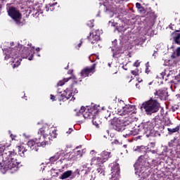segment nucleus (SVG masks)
Listing matches in <instances>:
<instances>
[{
    "label": "nucleus",
    "instance_id": "nucleus-1",
    "mask_svg": "<svg viewBox=\"0 0 180 180\" xmlns=\"http://www.w3.org/2000/svg\"><path fill=\"white\" fill-rule=\"evenodd\" d=\"M20 162L18 160V154L4 148L1 155H0V171L5 174L6 171H10L11 174H14L19 169Z\"/></svg>",
    "mask_w": 180,
    "mask_h": 180
},
{
    "label": "nucleus",
    "instance_id": "nucleus-2",
    "mask_svg": "<svg viewBox=\"0 0 180 180\" xmlns=\"http://www.w3.org/2000/svg\"><path fill=\"white\" fill-rule=\"evenodd\" d=\"M32 49L34 50V47L32 48V44H28V47H24L22 50V46L19 45L18 46H15L11 53V65L13 68H18L20 65V62L22 59L19 57H22V58H28L30 61L33 60V57H34V53H32Z\"/></svg>",
    "mask_w": 180,
    "mask_h": 180
},
{
    "label": "nucleus",
    "instance_id": "nucleus-3",
    "mask_svg": "<svg viewBox=\"0 0 180 180\" xmlns=\"http://www.w3.org/2000/svg\"><path fill=\"white\" fill-rule=\"evenodd\" d=\"M79 113L83 115L84 119H92V123L96 127H99V124H102V119L99 117V110L96 106L90 107L87 109L82 106L79 110Z\"/></svg>",
    "mask_w": 180,
    "mask_h": 180
},
{
    "label": "nucleus",
    "instance_id": "nucleus-4",
    "mask_svg": "<svg viewBox=\"0 0 180 180\" xmlns=\"http://www.w3.org/2000/svg\"><path fill=\"white\" fill-rule=\"evenodd\" d=\"M134 151L138 153L139 154H142L138 158V163L139 165H143V167H150L148 160H151V161H153L152 150H147V147L140 146L135 147L134 148Z\"/></svg>",
    "mask_w": 180,
    "mask_h": 180
},
{
    "label": "nucleus",
    "instance_id": "nucleus-5",
    "mask_svg": "<svg viewBox=\"0 0 180 180\" xmlns=\"http://www.w3.org/2000/svg\"><path fill=\"white\" fill-rule=\"evenodd\" d=\"M75 85H78V81L77 80V78L74 77L72 84L70 87L67 88L63 94L60 96H56L58 101H59V102H65V101H68V99L71 98L70 101H74L75 97L72 95L73 92L74 94H78V90L75 88Z\"/></svg>",
    "mask_w": 180,
    "mask_h": 180
},
{
    "label": "nucleus",
    "instance_id": "nucleus-6",
    "mask_svg": "<svg viewBox=\"0 0 180 180\" xmlns=\"http://www.w3.org/2000/svg\"><path fill=\"white\" fill-rule=\"evenodd\" d=\"M143 109L146 115H153V113H157L160 110L161 105L157 100H150L143 105Z\"/></svg>",
    "mask_w": 180,
    "mask_h": 180
},
{
    "label": "nucleus",
    "instance_id": "nucleus-7",
    "mask_svg": "<svg viewBox=\"0 0 180 180\" xmlns=\"http://www.w3.org/2000/svg\"><path fill=\"white\" fill-rule=\"evenodd\" d=\"M47 144H49V141H41V137L40 136L35 138V141L31 139L27 142L28 147L34 151H39V147H46Z\"/></svg>",
    "mask_w": 180,
    "mask_h": 180
},
{
    "label": "nucleus",
    "instance_id": "nucleus-8",
    "mask_svg": "<svg viewBox=\"0 0 180 180\" xmlns=\"http://www.w3.org/2000/svg\"><path fill=\"white\" fill-rule=\"evenodd\" d=\"M123 123V120L121 118L114 117L110 121V128L115 131H123L127 129L124 127L125 125Z\"/></svg>",
    "mask_w": 180,
    "mask_h": 180
},
{
    "label": "nucleus",
    "instance_id": "nucleus-9",
    "mask_svg": "<svg viewBox=\"0 0 180 180\" xmlns=\"http://www.w3.org/2000/svg\"><path fill=\"white\" fill-rule=\"evenodd\" d=\"M8 15L12 18L17 25H20V19H22V13L16 8L11 6L8 10Z\"/></svg>",
    "mask_w": 180,
    "mask_h": 180
},
{
    "label": "nucleus",
    "instance_id": "nucleus-10",
    "mask_svg": "<svg viewBox=\"0 0 180 180\" xmlns=\"http://www.w3.org/2000/svg\"><path fill=\"white\" fill-rule=\"evenodd\" d=\"M96 68V63H94L91 67H86L81 70L80 75L82 78H86L89 75H92L95 72Z\"/></svg>",
    "mask_w": 180,
    "mask_h": 180
},
{
    "label": "nucleus",
    "instance_id": "nucleus-11",
    "mask_svg": "<svg viewBox=\"0 0 180 180\" xmlns=\"http://www.w3.org/2000/svg\"><path fill=\"white\" fill-rule=\"evenodd\" d=\"M101 30H96L94 32H90L89 36H87L86 39L91 43V44H95L96 41L101 40Z\"/></svg>",
    "mask_w": 180,
    "mask_h": 180
},
{
    "label": "nucleus",
    "instance_id": "nucleus-12",
    "mask_svg": "<svg viewBox=\"0 0 180 180\" xmlns=\"http://www.w3.org/2000/svg\"><path fill=\"white\" fill-rule=\"evenodd\" d=\"M149 165H150L149 167L139 165L141 167V169H139V176H141L143 178V179H146V178H148V176H150L149 169L153 167V164L149 162Z\"/></svg>",
    "mask_w": 180,
    "mask_h": 180
},
{
    "label": "nucleus",
    "instance_id": "nucleus-13",
    "mask_svg": "<svg viewBox=\"0 0 180 180\" xmlns=\"http://www.w3.org/2000/svg\"><path fill=\"white\" fill-rule=\"evenodd\" d=\"M49 133L50 128H49V127H42L38 131V134H40V136H38L37 137H41V141H47L46 137H49Z\"/></svg>",
    "mask_w": 180,
    "mask_h": 180
},
{
    "label": "nucleus",
    "instance_id": "nucleus-14",
    "mask_svg": "<svg viewBox=\"0 0 180 180\" xmlns=\"http://www.w3.org/2000/svg\"><path fill=\"white\" fill-rule=\"evenodd\" d=\"M154 95L157 98H159L161 101H165V99L168 98V91L164 89H160L158 91H156L154 93Z\"/></svg>",
    "mask_w": 180,
    "mask_h": 180
},
{
    "label": "nucleus",
    "instance_id": "nucleus-15",
    "mask_svg": "<svg viewBox=\"0 0 180 180\" xmlns=\"http://www.w3.org/2000/svg\"><path fill=\"white\" fill-rule=\"evenodd\" d=\"M112 171V178H115V176L117 178L120 175V167L119 164H115L111 168Z\"/></svg>",
    "mask_w": 180,
    "mask_h": 180
},
{
    "label": "nucleus",
    "instance_id": "nucleus-16",
    "mask_svg": "<svg viewBox=\"0 0 180 180\" xmlns=\"http://www.w3.org/2000/svg\"><path fill=\"white\" fill-rule=\"evenodd\" d=\"M104 162L103 160L101 159V156L100 157H94L91 159V165H98V167H102V165H103Z\"/></svg>",
    "mask_w": 180,
    "mask_h": 180
},
{
    "label": "nucleus",
    "instance_id": "nucleus-17",
    "mask_svg": "<svg viewBox=\"0 0 180 180\" xmlns=\"http://www.w3.org/2000/svg\"><path fill=\"white\" fill-rule=\"evenodd\" d=\"M60 8V4L58 3L55 2L53 4H49L46 6L45 9L46 12H49L50 11L51 12H53V11H57Z\"/></svg>",
    "mask_w": 180,
    "mask_h": 180
},
{
    "label": "nucleus",
    "instance_id": "nucleus-18",
    "mask_svg": "<svg viewBox=\"0 0 180 180\" xmlns=\"http://www.w3.org/2000/svg\"><path fill=\"white\" fill-rule=\"evenodd\" d=\"M100 158L103 160V162H106L109 158H112V153L109 151L104 150L101 153Z\"/></svg>",
    "mask_w": 180,
    "mask_h": 180
},
{
    "label": "nucleus",
    "instance_id": "nucleus-19",
    "mask_svg": "<svg viewBox=\"0 0 180 180\" xmlns=\"http://www.w3.org/2000/svg\"><path fill=\"white\" fill-rule=\"evenodd\" d=\"M161 123H162V121L161 120V118H160V116L158 115L155 116V118L152 120L153 129L155 127H156V129H160V127H161Z\"/></svg>",
    "mask_w": 180,
    "mask_h": 180
},
{
    "label": "nucleus",
    "instance_id": "nucleus-20",
    "mask_svg": "<svg viewBox=\"0 0 180 180\" xmlns=\"http://www.w3.org/2000/svg\"><path fill=\"white\" fill-rule=\"evenodd\" d=\"M142 127L144 131H150V130H153V129H154L153 122L150 121L143 123L142 124Z\"/></svg>",
    "mask_w": 180,
    "mask_h": 180
},
{
    "label": "nucleus",
    "instance_id": "nucleus-21",
    "mask_svg": "<svg viewBox=\"0 0 180 180\" xmlns=\"http://www.w3.org/2000/svg\"><path fill=\"white\" fill-rule=\"evenodd\" d=\"M18 150L20 157H25L26 154H27V149L23 146H18Z\"/></svg>",
    "mask_w": 180,
    "mask_h": 180
},
{
    "label": "nucleus",
    "instance_id": "nucleus-22",
    "mask_svg": "<svg viewBox=\"0 0 180 180\" xmlns=\"http://www.w3.org/2000/svg\"><path fill=\"white\" fill-rule=\"evenodd\" d=\"M124 112H127L128 115H133L136 112V106L129 105L124 108Z\"/></svg>",
    "mask_w": 180,
    "mask_h": 180
},
{
    "label": "nucleus",
    "instance_id": "nucleus-23",
    "mask_svg": "<svg viewBox=\"0 0 180 180\" xmlns=\"http://www.w3.org/2000/svg\"><path fill=\"white\" fill-rule=\"evenodd\" d=\"M176 32H179V30H176V32L173 33V40L176 44L180 46V33H176Z\"/></svg>",
    "mask_w": 180,
    "mask_h": 180
},
{
    "label": "nucleus",
    "instance_id": "nucleus-24",
    "mask_svg": "<svg viewBox=\"0 0 180 180\" xmlns=\"http://www.w3.org/2000/svg\"><path fill=\"white\" fill-rule=\"evenodd\" d=\"M29 15H31V16H39V10L34 8V7L32 6L30 7L29 9Z\"/></svg>",
    "mask_w": 180,
    "mask_h": 180
},
{
    "label": "nucleus",
    "instance_id": "nucleus-25",
    "mask_svg": "<svg viewBox=\"0 0 180 180\" xmlns=\"http://www.w3.org/2000/svg\"><path fill=\"white\" fill-rule=\"evenodd\" d=\"M71 175H72V170H68L64 172L59 178L60 179H67L68 178H70Z\"/></svg>",
    "mask_w": 180,
    "mask_h": 180
},
{
    "label": "nucleus",
    "instance_id": "nucleus-26",
    "mask_svg": "<svg viewBox=\"0 0 180 180\" xmlns=\"http://www.w3.org/2000/svg\"><path fill=\"white\" fill-rule=\"evenodd\" d=\"M60 157H61V153H57L55 155L49 158V161L51 164H53L56 162L58 160H60Z\"/></svg>",
    "mask_w": 180,
    "mask_h": 180
},
{
    "label": "nucleus",
    "instance_id": "nucleus-27",
    "mask_svg": "<svg viewBox=\"0 0 180 180\" xmlns=\"http://www.w3.org/2000/svg\"><path fill=\"white\" fill-rule=\"evenodd\" d=\"M136 8L138 9L139 13H146V8H144V6H141V4L136 3Z\"/></svg>",
    "mask_w": 180,
    "mask_h": 180
},
{
    "label": "nucleus",
    "instance_id": "nucleus-28",
    "mask_svg": "<svg viewBox=\"0 0 180 180\" xmlns=\"http://www.w3.org/2000/svg\"><path fill=\"white\" fill-rule=\"evenodd\" d=\"M49 140H53V139H57V131L56 129L53 130L51 132L49 131Z\"/></svg>",
    "mask_w": 180,
    "mask_h": 180
},
{
    "label": "nucleus",
    "instance_id": "nucleus-29",
    "mask_svg": "<svg viewBox=\"0 0 180 180\" xmlns=\"http://www.w3.org/2000/svg\"><path fill=\"white\" fill-rule=\"evenodd\" d=\"M70 79H71V77H68V78H65L63 79V80H60L58 82L57 85L58 86H63V85H64V84H65V82H68V81H70Z\"/></svg>",
    "mask_w": 180,
    "mask_h": 180
},
{
    "label": "nucleus",
    "instance_id": "nucleus-30",
    "mask_svg": "<svg viewBox=\"0 0 180 180\" xmlns=\"http://www.w3.org/2000/svg\"><path fill=\"white\" fill-rule=\"evenodd\" d=\"M167 131L170 134H172L174 133H176L179 131V128L176 127L175 128L171 129V128H167Z\"/></svg>",
    "mask_w": 180,
    "mask_h": 180
},
{
    "label": "nucleus",
    "instance_id": "nucleus-31",
    "mask_svg": "<svg viewBox=\"0 0 180 180\" xmlns=\"http://www.w3.org/2000/svg\"><path fill=\"white\" fill-rule=\"evenodd\" d=\"M97 172L98 174H99L100 175H102L103 176H105V169H103V168L102 167H98L97 169Z\"/></svg>",
    "mask_w": 180,
    "mask_h": 180
},
{
    "label": "nucleus",
    "instance_id": "nucleus-32",
    "mask_svg": "<svg viewBox=\"0 0 180 180\" xmlns=\"http://www.w3.org/2000/svg\"><path fill=\"white\" fill-rule=\"evenodd\" d=\"M139 71L140 70H139V68H136L135 70L131 71V74H132V75H134V77H137L139 76Z\"/></svg>",
    "mask_w": 180,
    "mask_h": 180
},
{
    "label": "nucleus",
    "instance_id": "nucleus-33",
    "mask_svg": "<svg viewBox=\"0 0 180 180\" xmlns=\"http://www.w3.org/2000/svg\"><path fill=\"white\" fill-rule=\"evenodd\" d=\"M180 82V77L179 76H176L174 77V81H173L174 84H179Z\"/></svg>",
    "mask_w": 180,
    "mask_h": 180
},
{
    "label": "nucleus",
    "instance_id": "nucleus-34",
    "mask_svg": "<svg viewBox=\"0 0 180 180\" xmlns=\"http://www.w3.org/2000/svg\"><path fill=\"white\" fill-rule=\"evenodd\" d=\"M146 74H151V69L150 68V66L146 64V68L145 70Z\"/></svg>",
    "mask_w": 180,
    "mask_h": 180
},
{
    "label": "nucleus",
    "instance_id": "nucleus-35",
    "mask_svg": "<svg viewBox=\"0 0 180 180\" xmlns=\"http://www.w3.org/2000/svg\"><path fill=\"white\" fill-rule=\"evenodd\" d=\"M87 26H89V27H94V21L89 20L87 22Z\"/></svg>",
    "mask_w": 180,
    "mask_h": 180
},
{
    "label": "nucleus",
    "instance_id": "nucleus-36",
    "mask_svg": "<svg viewBox=\"0 0 180 180\" xmlns=\"http://www.w3.org/2000/svg\"><path fill=\"white\" fill-rule=\"evenodd\" d=\"M133 67H140V63L139 62V60H136L134 64H133Z\"/></svg>",
    "mask_w": 180,
    "mask_h": 180
},
{
    "label": "nucleus",
    "instance_id": "nucleus-37",
    "mask_svg": "<svg viewBox=\"0 0 180 180\" xmlns=\"http://www.w3.org/2000/svg\"><path fill=\"white\" fill-rule=\"evenodd\" d=\"M176 57H180V47L176 49Z\"/></svg>",
    "mask_w": 180,
    "mask_h": 180
},
{
    "label": "nucleus",
    "instance_id": "nucleus-38",
    "mask_svg": "<svg viewBox=\"0 0 180 180\" xmlns=\"http://www.w3.org/2000/svg\"><path fill=\"white\" fill-rule=\"evenodd\" d=\"M50 96H51L50 99H51L53 102H54V101H57V99H56V96H54V95H53V94H51Z\"/></svg>",
    "mask_w": 180,
    "mask_h": 180
},
{
    "label": "nucleus",
    "instance_id": "nucleus-39",
    "mask_svg": "<svg viewBox=\"0 0 180 180\" xmlns=\"http://www.w3.org/2000/svg\"><path fill=\"white\" fill-rule=\"evenodd\" d=\"M164 77H165V72H162L160 74V78H162V79H164Z\"/></svg>",
    "mask_w": 180,
    "mask_h": 180
},
{
    "label": "nucleus",
    "instance_id": "nucleus-40",
    "mask_svg": "<svg viewBox=\"0 0 180 180\" xmlns=\"http://www.w3.org/2000/svg\"><path fill=\"white\" fill-rule=\"evenodd\" d=\"M112 144H120V142L117 141V139H115L112 142Z\"/></svg>",
    "mask_w": 180,
    "mask_h": 180
},
{
    "label": "nucleus",
    "instance_id": "nucleus-41",
    "mask_svg": "<svg viewBox=\"0 0 180 180\" xmlns=\"http://www.w3.org/2000/svg\"><path fill=\"white\" fill-rule=\"evenodd\" d=\"M169 147H174V141L169 142Z\"/></svg>",
    "mask_w": 180,
    "mask_h": 180
},
{
    "label": "nucleus",
    "instance_id": "nucleus-42",
    "mask_svg": "<svg viewBox=\"0 0 180 180\" xmlns=\"http://www.w3.org/2000/svg\"><path fill=\"white\" fill-rule=\"evenodd\" d=\"M81 46H82V40H80V42L77 44V49H79V47H81Z\"/></svg>",
    "mask_w": 180,
    "mask_h": 180
},
{
    "label": "nucleus",
    "instance_id": "nucleus-43",
    "mask_svg": "<svg viewBox=\"0 0 180 180\" xmlns=\"http://www.w3.org/2000/svg\"><path fill=\"white\" fill-rule=\"evenodd\" d=\"M68 134H71L72 133V129L70 128L68 131L66 132Z\"/></svg>",
    "mask_w": 180,
    "mask_h": 180
},
{
    "label": "nucleus",
    "instance_id": "nucleus-44",
    "mask_svg": "<svg viewBox=\"0 0 180 180\" xmlns=\"http://www.w3.org/2000/svg\"><path fill=\"white\" fill-rule=\"evenodd\" d=\"M123 70H124L125 71H127V65H125L124 66H122Z\"/></svg>",
    "mask_w": 180,
    "mask_h": 180
},
{
    "label": "nucleus",
    "instance_id": "nucleus-45",
    "mask_svg": "<svg viewBox=\"0 0 180 180\" xmlns=\"http://www.w3.org/2000/svg\"><path fill=\"white\" fill-rule=\"evenodd\" d=\"M65 161H68V159H65V158H63H63H61V159L60 160V162H63V161H65Z\"/></svg>",
    "mask_w": 180,
    "mask_h": 180
},
{
    "label": "nucleus",
    "instance_id": "nucleus-46",
    "mask_svg": "<svg viewBox=\"0 0 180 180\" xmlns=\"http://www.w3.org/2000/svg\"><path fill=\"white\" fill-rule=\"evenodd\" d=\"M171 57H172V58H176V56H175V54H174V53L172 54V55L171 56Z\"/></svg>",
    "mask_w": 180,
    "mask_h": 180
},
{
    "label": "nucleus",
    "instance_id": "nucleus-47",
    "mask_svg": "<svg viewBox=\"0 0 180 180\" xmlns=\"http://www.w3.org/2000/svg\"><path fill=\"white\" fill-rule=\"evenodd\" d=\"M79 154H81V150H77V155H79Z\"/></svg>",
    "mask_w": 180,
    "mask_h": 180
},
{
    "label": "nucleus",
    "instance_id": "nucleus-48",
    "mask_svg": "<svg viewBox=\"0 0 180 180\" xmlns=\"http://www.w3.org/2000/svg\"><path fill=\"white\" fill-rule=\"evenodd\" d=\"M177 158H180V151L177 153Z\"/></svg>",
    "mask_w": 180,
    "mask_h": 180
},
{
    "label": "nucleus",
    "instance_id": "nucleus-49",
    "mask_svg": "<svg viewBox=\"0 0 180 180\" xmlns=\"http://www.w3.org/2000/svg\"><path fill=\"white\" fill-rule=\"evenodd\" d=\"M170 124H172V123L171 122V121H169V122L167 124V126H170Z\"/></svg>",
    "mask_w": 180,
    "mask_h": 180
},
{
    "label": "nucleus",
    "instance_id": "nucleus-50",
    "mask_svg": "<svg viewBox=\"0 0 180 180\" xmlns=\"http://www.w3.org/2000/svg\"><path fill=\"white\" fill-rule=\"evenodd\" d=\"M36 51H40V48H37Z\"/></svg>",
    "mask_w": 180,
    "mask_h": 180
},
{
    "label": "nucleus",
    "instance_id": "nucleus-51",
    "mask_svg": "<svg viewBox=\"0 0 180 180\" xmlns=\"http://www.w3.org/2000/svg\"><path fill=\"white\" fill-rule=\"evenodd\" d=\"M108 67H112V64H110V63H108Z\"/></svg>",
    "mask_w": 180,
    "mask_h": 180
},
{
    "label": "nucleus",
    "instance_id": "nucleus-52",
    "mask_svg": "<svg viewBox=\"0 0 180 180\" xmlns=\"http://www.w3.org/2000/svg\"><path fill=\"white\" fill-rule=\"evenodd\" d=\"M123 147H124V148H127V145H124Z\"/></svg>",
    "mask_w": 180,
    "mask_h": 180
},
{
    "label": "nucleus",
    "instance_id": "nucleus-53",
    "mask_svg": "<svg viewBox=\"0 0 180 180\" xmlns=\"http://www.w3.org/2000/svg\"><path fill=\"white\" fill-rule=\"evenodd\" d=\"M179 128V131L180 130V124L176 127Z\"/></svg>",
    "mask_w": 180,
    "mask_h": 180
},
{
    "label": "nucleus",
    "instance_id": "nucleus-54",
    "mask_svg": "<svg viewBox=\"0 0 180 180\" xmlns=\"http://www.w3.org/2000/svg\"><path fill=\"white\" fill-rule=\"evenodd\" d=\"M153 84V82H150L148 83V85H151Z\"/></svg>",
    "mask_w": 180,
    "mask_h": 180
},
{
    "label": "nucleus",
    "instance_id": "nucleus-55",
    "mask_svg": "<svg viewBox=\"0 0 180 180\" xmlns=\"http://www.w3.org/2000/svg\"><path fill=\"white\" fill-rule=\"evenodd\" d=\"M83 168H86V165H83Z\"/></svg>",
    "mask_w": 180,
    "mask_h": 180
},
{
    "label": "nucleus",
    "instance_id": "nucleus-56",
    "mask_svg": "<svg viewBox=\"0 0 180 180\" xmlns=\"http://www.w3.org/2000/svg\"><path fill=\"white\" fill-rule=\"evenodd\" d=\"M65 70H68V66H67V68H65Z\"/></svg>",
    "mask_w": 180,
    "mask_h": 180
},
{
    "label": "nucleus",
    "instance_id": "nucleus-57",
    "mask_svg": "<svg viewBox=\"0 0 180 180\" xmlns=\"http://www.w3.org/2000/svg\"><path fill=\"white\" fill-rule=\"evenodd\" d=\"M78 175H79V171L77 172Z\"/></svg>",
    "mask_w": 180,
    "mask_h": 180
},
{
    "label": "nucleus",
    "instance_id": "nucleus-58",
    "mask_svg": "<svg viewBox=\"0 0 180 180\" xmlns=\"http://www.w3.org/2000/svg\"><path fill=\"white\" fill-rule=\"evenodd\" d=\"M169 27H170V29H172V27H171V25H169Z\"/></svg>",
    "mask_w": 180,
    "mask_h": 180
},
{
    "label": "nucleus",
    "instance_id": "nucleus-59",
    "mask_svg": "<svg viewBox=\"0 0 180 180\" xmlns=\"http://www.w3.org/2000/svg\"><path fill=\"white\" fill-rule=\"evenodd\" d=\"M82 82V79H80V80H79V82Z\"/></svg>",
    "mask_w": 180,
    "mask_h": 180
},
{
    "label": "nucleus",
    "instance_id": "nucleus-60",
    "mask_svg": "<svg viewBox=\"0 0 180 180\" xmlns=\"http://www.w3.org/2000/svg\"><path fill=\"white\" fill-rule=\"evenodd\" d=\"M82 154H80V157H82Z\"/></svg>",
    "mask_w": 180,
    "mask_h": 180
},
{
    "label": "nucleus",
    "instance_id": "nucleus-61",
    "mask_svg": "<svg viewBox=\"0 0 180 180\" xmlns=\"http://www.w3.org/2000/svg\"><path fill=\"white\" fill-rule=\"evenodd\" d=\"M2 2H4V0H1Z\"/></svg>",
    "mask_w": 180,
    "mask_h": 180
},
{
    "label": "nucleus",
    "instance_id": "nucleus-62",
    "mask_svg": "<svg viewBox=\"0 0 180 180\" xmlns=\"http://www.w3.org/2000/svg\"><path fill=\"white\" fill-rule=\"evenodd\" d=\"M150 36H153V34H152V33L150 34Z\"/></svg>",
    "mask_w": 180,
    "mask_h": 180
},
{
    "label": "nucleus",
    "instance_id": "nucleus-63",
    "mask_svg": "<svg viewBox=\"0 0 180 180\" xmlns=\"http://www.w3.org/2000/svg\"><path fill=\"white\" fill-rule=\"evenodd\" d=\"M74 177H71V179H73Z\"/></svg>",
    "mask_w": 180,
    "mask_h": 180
},
{
    "label": "nucleus",
    "instance_id": "nucleus-64",
    "mask_svg": "<svg viewBox=\"0 0 180 180\" xmlns=\"http://www.w3.org/2000/svg\"><path fill=\"white\" fill-rule=\"evenodd\" d=\"M137 85H138V84H136V86H137Z\"/></svg>",
    "mask_w": 180,
    "mask_h": 180
}]
</instances>
